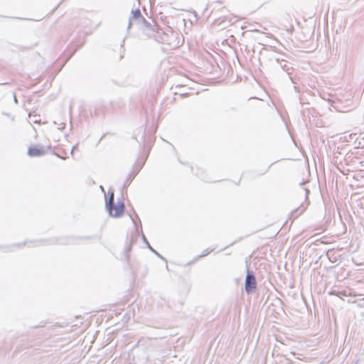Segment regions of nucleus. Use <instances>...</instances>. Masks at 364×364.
<instances>
[{
  "mask_svg": "<svg viewBox=\"0 0 364 364\" xmlns=\"http://www.w3.org/2000/svg\"><path fill=\"white\" fill-rule=\"evenodd\" d=\"M149 38H154L156 41L167 44L173 48L181 45L179 34L171 27L166 26L164 29L159 28L157 25H154V28L149 32Z\"/></svg>",
  "mask_w": 364,
  "mask_h": 364,
  "instance_id": "1",
  "label": "nucleus"
},
{
  "mask_svg": "<svg viewBox=\"0 0 364 364\" xmlns=\"http://www.w3.org/2000/svg\"><path fill=\"white\" fill-rule=\"evenodd\" d=\"M134 22H136V23L143 26L144 33L147 36H149V32H151L154 28V25H151L144 18L139 9H136L135 11H132V16L129 18V22L128 25L129 29Z\"/></svg>",
  "mask_w": 364,
  "mask_h": 364,
  "instance_id": "2",
  "label": "nucleus"
},
{
  "mask_svg": "<svg viewBox=\"0 0 364 364\" xmlns=\"http://www.w3.org/2000/svg\"><path fill=\"white\" fill-rule=\"evenodd\" d=\"M109 197L108 200L106 201V208L112 217H119L124 212V205L123 203H119L115 205L114 203V192L109 191Z\"/></svg>",
  "mask_w": 364,
  "mask_h": 364,
  "instance_id": "3",
  "label": "nucleus"
},
{
  "mask_svg": "<svg viewBox=\"0 0 364 364\" xmlns=\"http://www.w3.org/2000/svg\"><path fill=\"white\" fill-rule=\"evenodd\" d=\"M50 149V146H35L33 147H30L28 150V154L31 157H37L41 156L46 154L48 151Z\"/></svg>",
  "mask_w": 364,
  "mask_h": 364,
  "instance_id": "4",
  "label": "nucleus"
},
{
  "mask_svg": "<svg viewBox=\"0 0 364 364\" xmlns=\"http://www.w3.org/2000/svg\"><path fill=\"white\" fill-rule=\"evenodd\" d=\"M245 288L248 294L256 289V279L253 274L248 272L247 274Z\"/></svg>",
  "mask_w": 364,
  "mask_h": 364,
  "instance_id": "5",
  "label": "nucleus"
},
{
  "mask_svg": "<svg viewBox=\"0 0 364 364\" xmlns=\"http://www.w3.org/2000/svg\"><path fill=\"white\" fill-rule=\"evenodd\" d=\"M331 295H336L340 298H342L343 296H357L356 294L353 292L351 290H343V291H336L333 290L329 292Z\"/></svg>",
  "mask_w": 364,
  "mask_h": 364,
  "instance_id": "6",
  "label": "nucleus"
},
{
  "mask_svg": "<svg viewBox=\"0 0 364 364\" xmlns=\"http://www.w3.org/2000/svg\"><path fill=\"white\" fill-rule=\"evenodd\" d=\"M306 205L302 204L299 208L291 212V217H293L294 219L296 218L304 212V210L306 209Z\"/></svg>",
  "mask_w": 364,
  "mask_h": 364,
  "instance_id": "7",
  "label": "nucleus"
},
{
  "mask_svg": "<svg viewBox=\"0 0 364 364\" xmlns=\"http://www.w3.org/2000/svg\"><path fill=\"white\" fill-rule=\"evenodd\" d=\"M319 95H320L321 97H322L323 100L334 102V100H333V95H331L330 93H326L324 92H319Z\"/></svg>",
  "mask_w": 364,
  "mask_h": 364,
  "instance_id": "8",
  "label": "nucleus"
},
{
  "mask_svg": "<svg viewBox=\"0 0 364 364\" xmlns=\"http://www.w3.org/2000/svg\"><path fill=\"white\" fill-rule=\"evenodd\" d=\"M213 249H207V250H205L203 252L202 255H200L199 257H205V256L208 255V254H210V253L211 252H213Z\"/></svg>",
  "mask_w": 364,
  "mask_h": 364,
  "instance_id": "9",
  "label": "nucleus"
},
{
  "mask_svg": "<svg viewBox=\"0 0 364 364\" xmlns=\"http://www.w3.org/2000/svg\"><path fill=\"white\" fill-rule=\"evenodd\" d=\"M281 67L283 68V70L287 71L289 75H290V73L289 72V65L286 63H284V65L281 64Z\"/></svg>",
  "mask_w": 364,
  "mask_h": 364,
  "instance_id": "10",
  "label": "nucleus"
},
{
  "mask_svg": "<svg viewBox=\"0 0 364 364\" xmlns=\"http://www.w3.org/2000/svg\"><path fill=\"white\" fill-rule=\"evenodd\" d=\"M356 303H358V306H360L361 308H364V298L357 300Z\"/></svg>",
  "mask_w": 364,
  "mask_h": 364,
  "instance_id": "11",
  "label": "nucleus"
},
{
  "mask_svg": "<svg viewBox=\"0 0 364 364\" xmlns=\"http://www.w3.org/2000/svg\"><path fill=\"white\" fill-rule=\"evenodd\" d=\"M134 176L129 175V178H127V181L125 183V185H129L130 181L133 179Z\"/></svg>",
  "mask_w": 364,
  "mask_h": 364,
  "instance_id": "12",
  "label": "nucleus"
},
{
  "mask_svg": "<svg viewBox=\"0 0 364 364\" xmlns=\"http://www.w3.org/2000/svg\"><path fill=\"white\" fill-rule=\"evenodd\" d=\"M46 326V323L45 322H41L39 325L35 326L36 328H42V327H44Z\"/></svg>",
  "mask_w": 364,
  "mask_h": 364,
  "instance_id": "13",
  "label": "nucleus"
},
{
  "mask_svg": "<svg viewBox=\"0 0 364 364\" xmlns=\"http://www.w3.org/2000/svg\"><path fill=\"white\" fill-rule=\"evenodd\" d=\"M151 250L153 252H154L156 255H158L159 257L162 258V257L156 251H155L153 248Z\"/></svg>",
  "mask_w": 364,
  "mask_h": 364,
  "instance_id": "14",
  "label": "nucleus"
},
{
  "mask_svg": "<svg viewBox=\"0 0 364 364\" xmlns=\"http://www.w3.org/2000/svg\"><path fill=\"white\" fill-rule=\"evenodd\" d=\"M348 303H356V302H357V300L348 299Z\"/></svg>",
  "mask_w": 364,
  "mask_h": 364,
  "instance_id": "15",
  "label": "nucleus"
},
{
  "mask_svg": "<svg viewBox=\"0 0 364 364\" xmlns=\"http://www.w3.org/2000/svg\"><path fill=\"white\" fill-rule=\"evenodd\" d=\"M76 147H77V145H76V146H74L72 148V149H71V151H70V154H73V151H74V149H75Z\"/></svg>",
  "mask_w": 364,
  "mask_h": 364,
  "instance_id": "16",
  "label": "nucleus"
},
{
  "mask_svg": "<svg viewBox=\"0 0 364 364\" xmlns=\"http://www.w3.org/2000/svg\"><path fill=\"white\" fill-rule=\"evenodd\" d=\"M142 237H143L144 241L146 243V242H148V241L146 240V237H145L144 234H142Z\"/></svg>",
  "mask_w": 364,
  "mask_h": 364,
  "instance_id": "17",
  "label": "nucleus"
},
{
  "mask_svg": "<svg viewBox=\"0 0 364 364\" xmlns=\"http://www.w3.org/2000/svg\"><path fill=\"white\" fill-rule=\"evenodd\" d=\"M146 245H147L148 247H149L150 250H151V249H152V247H151V245H149V243L148 242H146Z\"/></svg>",
  "mask_w": 364,
  "mask_h": 364,
  "instance_id": "18",
  "label": "nucleus"
},
{
  "mask_svg": "<svg viewBox=\"0 0 364 364\" xmlns=\"http://www.w3.org/2000/svg\"><path fill=\"white\" fill-rule=\"evenodd\" d=\"M146 245H147L148 247H149L150 250H151V249H152V247H151V245H149V243L148 242H146Z\"/></svg>",
  "mask_w": 364,
  "mask_h": 364,
  "instance_id": "19",
  "label": "nucleus"
},
{
  "mask_svg": "<svg viewBox=\"0 0 364 364\" xmlns=\"http://www.w3.org/2000/svg\"><path fill=\"white\" fill-rule=\"evenodd\" d=\"M14 101L17 102V99H16V96H14Z\"/></svg>",
  "mask_w": 364,
  "mask_h": 364,
  "instance_id": "20",
  "label": "nucleus"
},
{
  "mask_svg": "<svg viewBox=\"0 0 364 364\" xmlns=\"http://www.w3.org/2000/svg\"><path fill=\"white\" fill-rule=\"evenodd\" d=\"M101 189L102 190V191H104V188L102 186H100Z\"/></svg>",
  "mask_w": 364,
  "mask_h": 364,
  "instance_id": "21",
  "label": "nucleus"
}]
</instances>
